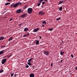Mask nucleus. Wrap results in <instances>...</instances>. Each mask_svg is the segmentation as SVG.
<instances>
[{"instance_id":"nucleus-1","label":"nucleus","mask_w":77,"mask_h":77,"mask_svg":"<svg viewBox=\"0 0 77 77\" xmlns=\"http://www.w3.org/2000/svg\"><path fill=\"white\" fill-rule=\"evenodd\" d=\"M21 5V2H18L15 4H14V3H13L11 5V8H12L13 7V8H17L18 6V5Z\"/></svg>"},{"instance_id":"nucleus-2","label":"nucleus","mask_w":77,"mask_h":77,"mask_svg":"<svg viewBox=\"0 0 77 77\" xmlns=\"http://www.w3.org/2000/svg\"><path fill=\"white\" fill-rule=\"evenodd\" d=\"M27 12L28 14H31L32 12V8H29L27 9Z\"/></svg>"},{"instance_id":"nucleus-3","label":"nucleus","mask_w":77,"mask_h":77,"mask_svg":"<svg viewBox=\"0 0 77 77\" xmlns=\"http://www.w3.org/2000/svg\"><path fill=\"white\" fill-rule=\"evenodd\" d=\"M22 11L21 9H19L17 10L16 11V12L17 14H20V13H21L22 12Z\"/></svg>"},{"instance_id":"nucleus-4","label":"nucleus","mask_w":77,"mask_h":77,"mask_svg":"<svg viewBox=\"0 0 77 77\" xmlns=\"http://www.w3.org/2000/svg\"><path fill=\"white\" fill-rule=\"evenodd\" d=\"M6 62V59L5 58L3 59L2 61V64H4L5 62Z\"/></svg>"},{"instance_id":"nucleus-5","label":"nucleus","mask_w":77,"mask_h":77,"mask_svg":"<svg viewBox=\"0 0 77 77\" xmlns=\"http://www.w3.org/2000/svg\"><path fill=\"white\" fill-rule=\"evenodd\" d=\"M39 15H41V16H42V15H44L45 14V13L40 11L39 13Z\"/></svg>"},{"instance_id":"nucleus-6","label":"nucleus","mask_w":77,"mask_h":77,"mask_svg":"<svg viewBox=\"0 0 77 77\" xmlns=\"http://www.w3.org/2000/svg\"><path fill=\"white\" fill-rule=\"evenodd\" d=\"M44 54H45V55H46V56L49 55V53H50L48 52V51H47V52L44 51Z\"/></svg>"},{"instance_id":"nucleus-7","label":"nucleus","mask_w":77,"mask_h":77,"mask_svg":"<svg viewBox=\"0 0 77 77\" xmlns=\"http://www.w3.org/2000/svg\"><path fill=\"white\" fill-rule=\"evenodd\" d=\"M39 28L35 29L33 30V32H38V30H39Z\"/></svg>"},{"instance_id":"nucleus-8","label":"nucleus","mask_w":77,"mask_h":77,"mask_svg":"<svg viewBox=\"0 0 77 77\" xmlns=\"http://www.w3.org/2000/svg\"><path fill=\"white\" fill-rule=\"evenodd\" d=\"M27 15V14H24L23 15H21L20 17H22V18H24V17H25Z\"/></svg>"},{"instance_id":"nucleus-9","label":"nucleus","mask_w":77,"mask_h":77,"mask_svg":"<svg viewBox=\"0 0 77 77\" xmlns=\"http://www.w3.org/2000/svg\"><path fill=\"white\" fill-rule=\"evenodd\" d=\"M5 52L4 50H2L0 51V55H1V54H3Z\"/></svg>"},{"instance_id":"nucleus-10","label":"nucleus","mask_w":77,"mask_h":77,"mask_svg":"<svg viewBox=\"0 0 77 77\" xmlns=\"http://www.w3.org/2000/svg\"><path fill=\"white\" fill-rule=\"evenodd\" d=\"M3 39H5V38H4V37L1 36L0 37V41H2V40H3Z\"/></svg>"},{"instance_id":"nucleus-11","label":"nucleus","mask_w":77,"mask_h":77,"mask_svg":"<svg viewBox=\"0 0 77 77\" xmlns=\"http://www.w3.org/2000/svg\"><path fill=\"white\" fill-rule=\"evenodd\" d=\"M30 77H35V75H34V74L33 73H31L30 74Z\"/></svg>"},{"instance_id":"nucleus-12","label":"nucleus","mask_w":77,"mask_h":77,"mask_svg":"<svg viewBox=\"0 0 77 77\" xmlns=\"http://www.w3.org/2000/svg\"><path fill=\"white\" fill-rule=\"evenodd\" d=\"M64 53V52H63V51H61L60 52V54L61 55V56H62V55Z\"/></svg>"},{"instance_id":"nucleus-13","label":"nucleus","mask_w":77,"mask_h":77,"mask_svg":"<svg viewBox=\"0 0 77 77\" xmlns=\"http://www.w3.org/2000/svg\"><path fill=\"white\" fill-rule=\"evenodd\" d=\"M27 30H29V29L27 28H26L24 29V32H27Z\"/></svg>"},{"instance_id":"nucleus-14","label":"nucleus","mask_w":77,"mask_h":77,"mask_svg":"<svg viewBox=\"0 0 77 77\" xmlns=\"http://www.w3.org/2000/svg\"><path fill=\"white\" fill-rule=\"evenodd\" d=\"M32 59H33V58H32L30 59L29 60H28V62H29L28 63H30V62H31V61L32 60Z\"/></svg>"},{"instance_id":"nucleus-15","label":"nucleus","mask_w":77,"mask_h":77,"mask_svg":"<svg viewBox=\"0 0 77 77\" xmlns=\"http://www.w3.org/2000/svg\"><path fill=\"white\" fill-rule=\"evenodd\" d=\"M12 39H13V38L12 37H10L9 39L8 40V41H12Z\"/></svg>"},{"instance_id":"nucleus-16","label":"nucleus","mask_w":77,"mask_h":77,"mask_svg":"<svg viewBox=\"0 0 77 77\" xmlns=\"http://www.w3.org/2000/svg\"><path fill=\"white\" fill-rule=\"evenodd\" d=\"M39 40H37L36 42V45H38L39 43Z\"/></svg>"},{"instance_id":"nucleus-17","label":"nucleus","mask_w":77,"mask_h":77,"mask_svg":"<svg viewBox=\"0 0 77 77\" xmlns=\"http://www.w3.org/2000/svg\"><path fill=\"white\" fill-rule=\"evenodd\" d=\"M4 72V70H3L2 69H1V70H0V73H2V72Z\"/></svg>"},{"instance_id":"nucleus-18","label":"nucleus","mask_w":77,"mask_h":77,"mask_svg":"<svg viewBox=\"0 0 77 77\" xmlns=\"http://www.w3.org/2000/svg\"><path fill=\"white\" fill-rule=\"evenodd\" d=\"M62 3V2L61 1H60L59 2V4H58V5H61V4Z\"/></svg>"},{"instance_id":"nucleus-19","label":"nucleus","mask_w":77,"mask_h":77,"mask_svg":"<svg viewBox=\"0 0 77 77\" xmlns=\"http://www.w3.org/2000/svg\"><path fill=\"white\" fill-rule=\"evenodd\" d=\"M59 11H62V7H60L59 9Z\"/></svg>"},{"instance_id":"nucleus-20","label":"nucleus","mask_w":77,"mask_h":77,"mask_svg":"<svg viewBox=\"0 0 77 77\" xmlns=\"http://www.w3.org/2000/svg\"><path fill=\"white\" fill-rule=\"evenodd\" d=\"M10 5V3H9V2H7V3H6L5 4V5Z\"/></svg>"},{"instance_id":"nucleus-21","label":"nucleus","mask_w":77,"mask_h":77,"mask_svg":"<svg viewBox=\"0 0 77 77\" xmlns=\"http://www.w3.org/2000/svg\"><path fill=\"white\" fill-rule=\"evenodd\" d=\"M39 1H38V2L41 3H42V2H43L44 0H39Z\"/></svg>"},{"instance_id":"nucleus-22","label":"nucleus","mask_w":77,"mask_h":77,"mask_svg":"<svg viewBox=\"0 0 77 77\" xmlns=\"http://www.w3.org/2000/svg\"><path fill=\"white\" fill-rule=\"evenodd\" d=\"M27 5H25L23 7V9H26V8H27Z\"/></svg>"},{"instance_id":"nucleus-23","label":"nucleus","mask_w":77,"mask_h":77,"mask_svg":"<svg viewBox=\"0 0 77 77\" xmlns=\"http://www.w3.org/2000/svg\"><path fill=\"white\" fill-rule=\"evenodd\" d=\"M60 19V17H58L56 19V21H58V20H59Z\"/></svg>"},{"instance_id":"nucleus-24","label":"nucleus","mask_w":77,"mask_h":77,"mask_svg":"<svg viewBox=\"0 0 77 77\" xmlns=\"http://www.w3.org/2000/svg\"><path fill=\"white\" fill-rule=\"evenodd\" d=\"M53 30V28H52L51 29H48V30H50V31H52Z\"/></svg>"},{"instance_id":"nucleus-25","label":"nucleus","mask_w":77,"mask_h":77,"mask_svg":"<svg viewBox=\"0 0 77 77\" xmlns=\"http://www.w3.org/2000/svg\"><path fill=\"white\" fill-rule=\"evenodd\" d=\"M27 64L29 65V66H30L32 65V63H28V62L27 63Z\"/></svg>"},{"instance_id":"nucleus-26","label":"nucleus","mask_w":77,"mask_h":77,"mask_svg":"<svg viewBox=\"0 0 77 77\" xmlns=\"http://www.w3.org/2000/svg\"><path fill=\"white\" fill-rule=\"evenodd\" d=\"M29 65H28V64H26V68H29Z\"/></svg>"},{"instance_id":"nucleus-27","label":"nucleus","mask_w":77,"mask_h":77,"mask_svg":"<svg viewBox=\"0 0 77 77\" xmlns=\"http://www.w3.org/2000/svg\"><path fill=\"white\" fill-rule=\"evenodd\" d=\"M41 3L39 2V3L38 4L37 6H40V5H41Z\"/></svg>"},{"instance_id":"nucleus-28","label":"nucleus","mask_w":77,"mask_h":77,"mask_svg":"<svg viewBox=\"0 0 77 77\" xmlns=\"http://www.w3.org/2000/svg\"><path fill=\"white\" fill-rule=\"evenodd\" d=\"M44 23H45V24H46L47 23L46 22H45V21H44L43 22V24H44Z\"/></svg>"},{"instance_id":"nucleus-29","label":"nucleus","mask_w":77,"mask_h":77,"mask_svg":"<svg viewBox=\"0 0 77 77\" xmlns=\"http://www.w3.org/2000/svg\"><path fill=\"white\" fill-rule=\"evenodd\" d=\"M45 3V2H42V4H43V5H44Z\"/></svg>"},{"instance_id":"nucleus-30","label":"nucleus","mask_w":77,"mask_h":77,"mask_svg":"<svg viewBox=\"0 0 77 77\" xmlns=\"http://www.w3.org/2000/svg\"><path fill=\"white\" fill-rule=\"evenodd\" d=\"M1 48H5V45L4 46H1Z\"/></svg>"},{"instance_id":"nucleus-31","label":"nucleus","mask_w":77,"mask_h":77,"mask_svg":"<svg viewBox=\"0 0 77 77\" xmlns=\"http://www.w3.org/2000/svg\"><path fill=\"white\" fill-rule=\"evenodd\" d=\"M27 36V35H23V37H26Z\"/></svg>"},{"instance_id":"nucleus-32","label":"nucleus","mask_w":77,"mask_h":77,"mask_svg":"<svg viewBox=\"0 0 77 77\" xmlns=\"http://www.w3.org/2000/svg\"><path fill=\"white\" fill-rule=\"evenodd\" d=\"M73 56V55L72 54H71V56L72 58H73L74 57V56Z\"/></svg>"},{"instance_id":"nucleus-33","label":"nucleus","mask_w":77,"mask_h":77,"mask_svg":"<svg viewBox=\"0 0 77 77\" xmlns=\"http://www.w3.org/2000/svg\"><path fill=\"white\" fill-rule=\"evenodd\" d=\"M26 35L27 36H29V35H30V34L29 33H28L26 34Z\"/></svg>"},{"instance_id":"nucleus-34","label":"nucleus","mask_w":77,"mask_h":77,"mask_svg":"<svg viewBox=\"0 0 77 77\" xmlns=\"http://www.w3.org/2000/svg\"><path fill=\"white\" fill-rule=\"evenodd\" d=\"M45 2H48V0H43Z\"/></svg>"},{"instance_id":"nucleus-35","label":"nucleus","mask_w":77,"mask_h":77,"mask_svg":"<svg viewBox=\"0 0 77 77\" xmlns=\"http://www.w3.org/2000/svg\"><path fill=\"white\" fill-rule=\"evenodd\" d=\"M13 75H14V73H12L11 74V77H12V76H13Z\"/></svg>"},{"instance_id":"nucleus-36","label":"nucleus","mask_w":77,"mask_h":77,"mask_svg":"<svg viewBox=\"0 0 77 77\" xmlns=\"http://www.w3.org/2000/svg\"><path fill=\"white\" fill-rule=\"evenodd\" d=\"M11 56H12V55H9L8 56V57H11Z\"/></svg>"},{"instance_id":"nucleus-37","label":"nucleus","mask_w":77,"mask_h":77,"mask_svg":"<svg viewBox=\"0 0 77 77\" xmlns=\"http://www.w3.org/2000/svg\"><path fill=\"white\" fill-rule=\"evenodd\" d=\"M5 13V12H2V14H4Z\"/></svg>"},{"instance_id":"nucleus-38","label":"nucleus","mask_w":77,"mask_h":77,"mask_svg":"<svg viewBox=\"0 0 77 77\" xmlns=\"http://www.w3.org/2000/svg\"><path fill=\"white\" fill-rule=\"evenodd\" d=\"M13 19V18L11 19L10 20V21H12V20Z\"/></svg>"},{"instance_id":"nucleus-39","label":"nucleus","mask_w":77,"mask_h":77,"mask_svg":"<svg viewBox=\"0 0 77 77\" xmlns=\"http://www.w3.org/2000/svg\"><path fill=\"white\" fill-rule=\"evenodd\" d=\"M21 25H23V23H20L19 25V26H21Z\"/></svg>"},{"instance_id":"nucleus-40","label":"nucleus","mask_w":77,"mask_h":77,"mask_svg":"<svg viewBox=\"0 0 77 77\" xmlns=\"http://www.w3.org/2000/svg\"><path fill=\"white\" fill-rule=\"evenodd\" d=\"M51 67H52L53 66V63H51Z\"/></svg>"},{"instance_id":"nucleus-41","label":"nucleus","mask_w":77,"mask_h":77,"mask_svg":"<svg viewBox=\"0 0 77 77\" xmlns=\"http://www.w3.org/2000/svg\"><path fill=\"white\" fill-rule=\"evenodd\" d=\"M75 69H76V70H77V66H76L75 67Z\"/></svg>"},{"instance_id":"nucleus-42","label":"nucleus","mask_w":77,"mask_h":77,"mask_svg":"<svg viewBox=\"0 0 77 77\" xmlns=\"http://www.w3.org/2000/svg\"><path fill=\"white\" fill-rule=\"evenodd\" d=\"M62 61H63V60H61L60 62V63H62Z\"/></svg>"},{"instance_id":"nucleus-43","label":"nucleus","mask_w":77,"mask_h":77,"mask_svg":"<svg viewBox=\"0 0 77 77\" xmlns=\"http://www.w3.org/2000/svg\"><path fill=\"white\" fill-rule=\"evenodd\" d=\"M8 2H10V1H12V0H7Z\"/></svg>"},{"instance_id":"nucleus-44","label":"nucleus","mask_w":77,"mask_h":77,"mask_svg":"<svg viewBox=\"0 0 77 77\" xmlns=\"http://www.w3.org/2000/svg\"><path fill=\"white\" fill-rule=\"evenodd\" d=\"M32 68H33H33H35V66H33L32 67Z\"/></svg>"},{"instance_id":"nucleus-45","label":"nucleus","mask_w":77,"mask_h":77,"mask_svg":"<svg viewBox=\"0 0 77 77\" xmlns=\"http://www.w3.org/2000/svg\"><path fill=\"white\" fill-rule=\"evenodd\" d=\"M14 75L15 76V77H16L17 76V75L16 74H14Z\"/></svg>"},{"instance_id":"nucleus-46","label":"nucleus","mask_w":77,"mask_h":77,"mask_svg":"<svg viewBox=\"0 0 77 77\" xmlns=\"http://www.w3.org/2000/svg\"><path fill=\"white\" fill-rule=\"evenodd\" d=\"M41 7L42 8H44V6H43L42 5L41 6Z\"/></svg>"},{"instance_id":"nucleus-47","label":"nucleus","mask_w":77,"mask_h":77,"mask_svg":"<svg viewBox=\"0 0 77 77\" xmlns=\"http://www.w3.org/2000/svg\"><path fill=\"white\" fill-rule=\"evenodd\" d=\"M41 38H42L41 37V36H40V39H41Z\"/></svg>"},{"instance_id":"nucleus-48","label":"nucleus","mask_w":77,"mask_h":77,"mask_svg":"<svg viewBox=\"0 0 77 77\" xmlns=\"http://www.w3.org/2000/svg\"><path fill=\"white\" fill-rule=\"evenodd\" d=\"M42 27H44V25H42Z\"/></svg>"},{"instance_id":"nucleus-49","label":"nucleus","mask_w":77,"mask_h":77,"mask_svg":"<svg viewBox=\"0 0 77 77\" xmlns=\"http://www.w3.org/2000/svg\"><path fill=\"white\" fill-rule=\"evenodd\" d=\"M61 2H62V3H63V2H64V1H61Z\"/></svg>"},{"instance_id":"nucleus-50","label":"nucleus","mask_w":77,"mask_h":77,"mask_svg":"<svg viewBox=\"0 0 77 77\" xmlns=\"http://www.w3.org/2000/svg\"><path fill=\"white\" fill-rule=\"evenodd\" d=\"M63 41H62V43H63Z\"/></svg>"},{"instance_id":"nucleus-51","label":"nucleus","mask_w":77,"mask_h":77,"mask_svg":"<svg viewBox=\"0 0 77 77\" xmlns=\"http://www.w3.org/2000/svg\"><path fill=\"white\" fill-rule=\"evenodd\" d=\"M25 0V1H26V0Z\"/></svg>"}]
</instances>
